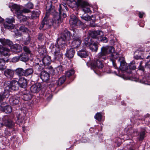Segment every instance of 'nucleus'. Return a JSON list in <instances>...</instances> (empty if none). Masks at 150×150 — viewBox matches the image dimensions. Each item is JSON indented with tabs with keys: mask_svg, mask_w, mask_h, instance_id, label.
<instances>
[{
	"mask_svg": "<svg viewBox=\"0 0 150 150\" xmlns=\"http://www.w3.org/2000/svg\"><path fill=\"white\" fill-rule=\"evenodd\" d=\"M70 25L73 26H78L83 24V23L78 20L75 16L72 15L70 16L69 20Z\"/></svg>",
	"mask_w": 150,
	"mask_h": 150,
	"instance_id": "obj_11",
	"label": "nucleus"
},
{
	"mask_svg": "<svg viewBox=\"0 0 150 150\" xmlns=\"http://www.w3.org/2000/svg\"><path fill=\"white\" fill-rule=\"evenodd\" d=\"M142 61H141L140 63V65L139 66V70H142V71H144V69L143 67H142L141 66L142 64Z\"/></svg>",
	"mask_w": 150,
	"mask_h": 150,
	"instance_id": "obj_58",
	"label": "nucleus"
},
{
	"mask_svg": "<svg viewBox=\"0 0 150 150\" xmlns=\"http://www.w3.org/2000/svg\"><path fill=\"white\" fill-rule=\"evenodd\" d=\"M21 11L22 14L23 13H28L30 12V11L29 9L26 8L23 9L22 10H21Z\"/></svg>",
	"mask_w": 150,
	"mask_h": 150,
	"instance_id": "obj_55",
	"label": "nucleus"
},
{
	"mask_svg": "<svg viewBox=\"0 0 150 150\" xmlns=\"http://www.w3.org/2000/svg\"><path fill=\"white\" fill-rule=\"evenodd\" d=\"M102 48L105 51L106 54L111 53L114 51V48L112 46L103 47Z\"/></svg>",
	"mask_w": 150,
	"mask_h": 150,
	"instance_id": "obj_34",
	"label": "nucleus"
},
{
	"mask_svg": "<svg viewBox=\"0 0 150 150\" xmlns=\"http://www.w3.org/2000/svg\"><path fill=\"white\" fill-rule=\"evenodd\" d=\"M75 51L73 48L68 50L65 54L66 57L69 58H72L74 55Z\"/></svg>",
	"mask_w": 150,
	"mask_h": 150,
	"instance_id": "obj_24",
	"label": "nucleus"
},
{
	"mask_svg": "<svg viewBox=\"0 0 150 150\" xmlns=\"http://www.w3.org/2000/svg\"><path fill=\"white\" fill-rule=\"evenodd\" d=\"M10 50L9 49L4 47L2 45H0V53L2 55L5 56L8 55Z\"/></svg>",
	"mask_w": 150,
	"mask_h": 150,
	"instance_id": "obj_21",
	"label": "nucleus"
},
{
	"mask_svg": "<svg viewBox=\"0 0 150 150\" xmlns=\"http://www.w3.org/2000/svg\"><path fill=\"white\" fill-rule=\"evenodd\" d=\"M4 84L7 85L10 91L11 90L16 91L18 88L19 84L18 81L15 80H13L11 82L6 81Z\"/></svg>",
	"mask_w": 150,
	"mask_h": 150,
	"instance_id": "obj_10",
	"label": "nucleus"
},
{
	"mask_svg": "<svg viewBox=\"0 0 150 150\" xmlns=\"http://www.w3.org/2000/svg\"><path fill=\"white\" fill-rule=\"evenodd\" d=\"M42 86L40 83H36L32 85L30 87V90L32 92L36 93L39 92L41 89Z\"/></svg>",
	"mask_w": 150,
	"mask_h": 150,
	"instance_id": "obj_13",
	"label": "nucleus"
},
{
	"mask_svg": "<svg viewBox=\"0 0 150 150\" xmlns=\"http://www.w3.org/2000/svg\"><path fill=\"white\" fill-rule=\"evenodd\" d=\"M17 17L20 21L23 22H25L30 18V17H27L23 15L21 13L18 15Z\"/></svg>",
	"mask_w": 150,
	"mask_h": 150,
	"instance_id": "obj_33",
	"label": "nucleus"
},
{
	"mask_svg": "<svg viewBox=\"0 0 150 150\" xmlns=\"http://www.w3.org/2000/svg\"><path fill=\"white\" fill-rule=\"evenodd\" d=\"M19 30L23 33H31V31L28 28L26 27L24 25L21 26L19 28Z\"/></svg>",
	"mask_w": 150,
	"mask_h": 150,
	"instance_id": "obj_37",
	"label": "nucleus"
},
{
	"mask_svg": "<svg viewBox=\"0 0 150 150\" xmlns=\"http://www.w3.org/2000/svg\"><path fill=\"white\" fill-rule=\"evenodd\" d=\"M3 122L5 126L9 128H12L14 127V123L7 117H5L4 119Z\"/></svg>",
	"mask_w": 150,
	"mask_h": 150,
	"instance_id": "obj_14",
	"label": "nucleus"
},
{
	"mask_svg": "<svg viewBox=\"0 0 150 150\" xmlns=\"http://www.w3.org/2000/svg\"><path fill=\"white\" fill-rule=\"evenodd\" d=\"M0 42L4 45H8L11 46L13 44L12 42L8 40L0 38Z\"/></svg>",
	"mask_w": 150,
	"mask_h": 150,
	"instance_id": "obj_28",
	"label": "nucleus"
},
{
	"mask_svg": "<svg viewBox=\"0 0 150 150\" xmlns=\"http://www.w3.org/2000/svg\"><path fill=\"white\" fill-rule=\"evenodd\" d=\"M144 15V13H142L141 12H139V17L140 18H143Z\"/></svg>",
	"mask_w": 150,
	"mask_h": 150,
	"instance_id": "obj_60",
	"label": "nucleus"
},
{
	"mask_svg": "<svg viewBox=\"0 0 150 150\" xmlns=\"http://www.w3.org/2000/svg\"><path fill=\"white\" fill-rule=\"evenodd\" d=\"M45 38V36L42 33H40L38 34V39L40 41H42Z\"/></svg>",
	"mask_w": 150,
	"mask_h": 150,
	"instance_id": "obj_48",
	"label": "nucleus"
},
{
	"mask_svg": "<svg viewBox=\"0 0 150 150\" xmlns=\"http://www.w3.org/2000/svg\"><path fill=\"white\" fill-rule=\"evenodd\" d=\"M6 61L3 58L0 59V70L5 69L6 67L5 63Z\"/></svg>",
	"mask_w": 150,
	"mask_h": 150,
	"instance_id": "obj_35",
	"label": "nucleus"
},
{
	"mask_svg": "<svg viewBox=\"0 0 150 150\" xmlns=\"http://www.w3.org/2000/svg\"><path fill=\"white\" fill-rule=\"evenodd\" d=\"M14 23L15 19L14 18H6L4 24V28L8 29H13L15 27V25L13 24V23Z\"/></svg>",
	"mask_w": 150,
	"mask_h": 150,
	"instance_id": "obj_8",
	"label": "nucleus"
},
{
	"mask_svg": "<svg viewBox=\"0 0 150 150\" xmlns=\"http://www.w3.org/2000/svg\"><path fill=\"white\" fill-rule=\"evenodd\" d=\"M52 98V96L51 95H50L47 98V99L49 101L50 99H51V98Z\"/></svg>",
	"mask_w": 150,
	"mask_h": 150,
	"instance_id": "obj_64",
	"label": "nucleus"
},
{
	"mask_svg": "<svg viewBox=\"0 0 150 150\" xmlns=\"http://www.w3.org/2000/svg\"><path fill=\"white\" fill-rule=\"evenodd\" d=\"M40 78L43 81L47 82L49 79V74L45 71L43 70L41 72Z\"/></svg>",
	"mask_w": 150,
	"mask_h": 150,
	"instance_id": "obj_17",
	"label": "nucleus"
},
{
	"mask_svg": "<svg viewBox=\"0 0 150 150\" xmlns=\"http://www.w3.org/2000/svg\"><path fill=\"white\" fill-rule=\"evenodd\" d=\"M22 98L25 100H28L32 98V96L30 92L28 91H26V92L24 93L22 96Z\"/></svg>",
	"mask_w": 150,
	"mask_h": 150,
	"instance_id": "obj_25",
	"label": "nucleus"
},
{
	"mask_svg": "<svg viewBox=\"0 0 150 150\" xmlns=\"http://www.w3.org/2000/svg\"><path fill=\"white\" fill-rule=\"evenodd\" d=\"M61 21L59 15H57L53 18L51 20L49 16L46 15L42 22L39 29L41 30L43 28L44 30L50 28L51 26L54 27L58 26L59 24L61 23Z\"/></svg>",
	"mask_w": 150,
	"mask_h": 150,
	"instance_id": "obj_1",
	"label": "nucleus"
},
{
	"mask_svg": "<svg viewBox=\"0 0 150 150\" xmlns=\"http://www.w3.org/2000/svg\"><path fill=\"white\" fill-rule=\"evenodd\" d=\"M129 68L131 69L134 70L136 69V67L134 63L130 64L129 66Z\"/></svg>",
	"mask_w": 150,
	"mask_h": 150,
	"instance_id": "obj_54",
	"label": "nucleus"
},
{
	"mask_svg": "<svg viewBox=\"0 0 150 150\" xmlns=\"http://www.w3.org/2000/svg\"><path fill=\"white\" fill-rule=\"evenodd\" d=\"M20 98L16 96H11L9 99V102L10 104L12 106L16 105L19 104Z\"/></svg>",
	"mask_w": 150,
	"mask_h": 150,
	"instance_id": "obj_12",
	"label": "nucleus"
},
{
	"mask_svg": "<svg viewBox=\"0 0 150 150\" xmlns=\"http://www.w3.org/2000/svg\"><path fill=\"white\" fill-rule=\"evenodd\" d=\"M4 74L7 78L12 79L14 76V71L12 69H7L4 71Z\"/></svg>",
	"mask_w": 150,
	"mask_h": 150,
	"instance_id": "obj_18",
	"label": "nucleus"
},
{
	"mask_svg": "<svg viewBox=\"0 0 150 150\" xmlns=\"http://www.w3.org/2000/svg\"><path fill=\"white\" fill-rule=\"evenodd\" d=\"M71 39V33L69 31L65 32L62 34L60 37L59 38L57 42L58 46L63 48L66 46V43L67 41Z\"/></svg>",
	"mask_w": 150,
	"mask_h": 150,
	"instance_id": "obj_2",
	"label": "nucleus"
},
{
	"mask_svg": "<svg viewBox=\"0 0 150 150\" xmlns=\"http://www.w3.org/2000/svg\"><path fill=\"white\" fill-rule=\"evenodd\" d=\"M56 69L59 73H61L63 70L62 66L60 65L57 67Z\"/></svg>",
	"mask_w": 150,
	"mask_h": 150,
	"instance_id": "obj_50",
	"label": "nucleus"
},
{
	"mask_svg": "<svg viewBox=\"0 0 150 150\" xmlns=\"http://www.w3.org/2000/svg\"><path fill=\"white\" fill-rule=\"evenodd\" d=\"M52 6L51 4L49 5V6L48 5L46 6V9L47 11H48L49 12L51 11L52 9H53Z\"/></svg>",
	"mask_w": 150,
	"mask_h": 150,
	"instance_id": "obj_56",
	"label": "nucleus"
},
{
	"mask_svg": "<svg viewBox=\"0 0 150 150\" xmlns=\"http://www.w3.org/2000/svg\"><path fill=\"white\" fill-rule=\"evenodd\" d=\"M103 61L96 59L91 64V67L97 74L99 75L101 74L100 71L104 67L102 62Z\"/></svg>",
	"mask_w": 150,
	"mask_h": 150,
	"instance_id": "obj_3",
	"label": "nucleus"
},
{
	"mask_svg": "<svg viewBox=\"0 0 150 150\" xmlns=\"http://www.w3.org/2000/svg\"><path fill=\"white\" fill-rule=\"evenodd\" d=\"M59 16L60 18V17L62 16L63 18H65L67 16V15L64 13V10L63 9H62V7L61 4H60L59 5Z\"/></svg>",
	"mask_w": 150,
	"mask_h": 150,
	"instance_id": "obj_38",
	"label": "nucleus"
},
{
	"mask_svg": "<svg viewBox=\"0 0 150 150\" xmlns=\"http://www.w3.org/2000/svg\"><path fill=\"white\" fill-rule=\"evenodd\" d=\"M38 51L40 54L43 55L46 54V50L45 47L44 46H39L38 48Z\"/></svg>",
	"mask_w": 150,
	"mask_h": 150,
	"instance_id": "obj_32",
	"label": "nucleus"
},
{
	"mask_svg": "<svg viewBox=\"0 0 150 150\" xmlns=\"http://www.w3.org/2000/svg\"><path fill=\"white\" fill-rule=\"evenodd\" d=\"M4 90L0 93V103H1L6 98H8L10 95V88L6 84H4Z\"/></svg>",
	"mask_w": 150,
	"mask_h": 150,
	"instance_id": "obj_7",
	"label": "nucleus"
},
{
	"mask_svg": "<svg viewBox=\"0 0 150 150\" xmlns=\"http://www.w3.org/2000/svg\"><path fill=\"white\" fill-rule=\"evenodd\" d=\"M78 55L81 57H86L88 55V52L85 50H81L78 51Z\"/></svg>",
	"mask_w": 150,
	"mask_h": 150,
	"instance_id": "obj_26",
	"label": "nucleus"
},
{
	"mask_svg": "<svg viewBox=\"0 0 150 150\" xmlns=\"http://www.w3.org/2000/svg\"><path fill=\"white\" fill-rule=\"evenodd\" d=\"M107 54L103 50L102 47L101 49V51L98 54L96 59L104 61L106 59V55Z\"/></svg>",
	"mask_w": 150,
	"mask_h": 150,
	"instance_id": "obj_16",
	"label": "nucleus"
},
{
	"mask_svg": "<svg viewBox=\"0 0 150 150\" xmlns=\"http://www.w3.org/2000/svg\"><path fill=\"white\" fill-rule=\"evenodd\" d=\"M77 30L75 29H73L72 38L74 40L71 44V46L72 48H77L79 47L81 43V40L80 37L76 33V32Z\"/></svg>",
	"mask_w": 150,
	"mask_h": 150,
	"instance_id": "obj_4",
	"label": "nucleus"
},
{
	"mask_svg": "<svg viewBox=\"0 0 150 150\" xmlns=\"http://www.w3.org/2000/svg\"><path fill=\"white\" fill-rule=\"evenodd\" d=\"M111 56L113 59H116L119 57V54L117 52H114L111 54Z\"/></svg>",
	"mask_w": 150,
	"mask_h": 150,
	"instance_id": "obj_49",
	"label": "nucleus"
},
{
	"mask_svg": "<svg viewBox=\"0 0 150 150\" xmlns=\"http://www.w3.org/2000/svg\"><path fill=\"white\" fill-rule=\"evenodd\" d=\"M19 59L21 61L26 62L29 59L28 54L27 53H23L19 56Z\"/></svg>",
	"mask_w": 150,
	"mask_h": 150,
	"instance_id": "obj_23",
	"label": "nucleus"
},
{
	"mask_svg": "<svg viewBox=\"0 0 150 150\" xmlns=\"http://www.w3.org/2000/svg\"><path fill=\"white\" fill-rule=\"evenodd\" d=\"M66 79V76H63L60 77L58 80L56 81L54 83V86L56 87H58L61 86L65 81Z\"/></svg>",
	"mask_w": 150,
	"mask_h": 150,
	"instance_id": "obj_19",
	"label": "nucleus"
},
{
	"mask_svg": "<svg viewBox=\"0 0 150 150\" xmlns=\"http://www.w3.org/2000/svg\"><path fill=\"white\" fill-rule=\"evenodd\" d=\"M12 8L15 10V13L17 16L21 13L22 11L20 6L16 4H14L12 6Z\"/></svg>",
	"mask_w": 150,
	"mask_h": 150,
	"instance_id": "obj_31",
	"label": "nucleus"
},
{
	"mask_svg": "<svg viewBox=\"0 0 150 150\" xmlns=\"http://www.w3.org/2000/svg\"><path fill=\"white\" fill-rule=\"evenodd\" d=\"M47 69L50 74L54 75L55 74V70L51 66L48 67L46 68Z\"/></svg>",
	"mask_w": 150,
	"mask_h": 150,
	"instance_id": "obj_41",
	"label": "nucleus"
},
{
	"mask_svg": "<svg viewBox=\"0 0 150 150\" xmlns=\"http://www.w3.org/2000/svg\"><path fill=\"white\" fill-rule=\"evenodd\" d=\"M134 58L135 59H142V58L140 56H139L137 55H135L134 56Z\"/></svg>",
	"mask_w": 150,
	"mask_h": 150,
	"instance_id": "obj_63",
	"label": "nucleus"
},
{
	"mask_svg": "<svg viewBox=\"0 0 150 150\" xmlns=\"http://www.w3.org/2000/svg\"><path fill=\"white\" fill-rule=\"evenodd\" d=\"M145 133L144 131L141 132L140 133L139 141L142 140L144 137Z\"/></svg>",
	"mask_w": 150,
	"mask_h": 150,
	"instance_id": "obj_47",
	"label": "nucleus"
},
{
	"mask_svg": "<svg viewBox=\"0 0 150 150\" xmlns=\"http://www.w3.org/2000/svg\"><path fill=\"white\" fill-rule=\"evenodd\" d=\"M98 46L97 43L92 42L89 45V48L92 51L96 52L98 49Z\"/></svg>",
	"mask_w": 150,
	"mask_h": 150,
	"instance_id": "obj_30",
	"label": "nucleus"
},
{
	"mask_svg": "<svg viewBox=\"0 0 150 150\" xmlns=\"http://www.w3.org/2000/svg\"><path fill=\"white\" fill-rule=\"evenodd\" d=\"M64 1L66 2V3L69 6L74 1V0H64Z\"/></svg>",
	"mask_w": 150,
	"mask_h": 150,
	"instance_id": "obj_57",
	"label": "nucleus"
},
{
	"mask_svg": "<svg viewBox=\"0 0 150 150\" xmlns=\"http://www.w3.org/2000/svg\"><path fill=\"white\" fill-rule=\"evenodd\" d=\"M24 76H27L31 75L33 72V69L32 68H28L24 70Z\"/></svg>",
	"mask_w": 150,
	"mask_h": 150,
	"instance_id": "obj_36",
	"label": "nucleus"
},
{
	"mask_svg": "<svg viewBox=\"0 0 150 150\" xmlns=\"http://www.w3.org/2000/svg\"><path fill=\"white\" fill-rule=\"evenodd\" d=\"M17 119L19 120V122L21 123H25V117L24 116H22L21 114H19L18 116Z\"/></svg>",
	"mask_w": 150,
	"mask_h": 150,
	"instance_id": "obj_40",
	"label": "nucleus"
},
{
	"mask_svg": "<svg viewBox=\"0 0 150 150\" xmlns=\"http://www.w3.org/2000/svg\"><path fill=\"white\" fill-rule=\"evenodd\" d=\"M42 61L45 66H48L51 63L50 58L48 56L44 57L42 59Z\"/></svg>",
	"mask_w": 150,
	"mask_h": 150,
	"instance_id": "obj_27",
	"label": "nucleus"
},
{
	"mask_svg": "<svg viewBox=\"0 0 150 150\" xmlns=\"http://www.w3.org/2000/svg\"><path fill=\"white\" fill-rule=\"evenodd\" d=\"M101 41L103 42H107L108 39L105 37H102V36L101 35L100 39Z\"/></svg>",
	"mask_w": 150,
	"mask_h": 150,
	"instance_id": "obj_53",
	"label": "nucleus"
},
{
	"mask_svg": "<svg viewBox=\"0 0 150 150\" xmlns=\"http://www.w3.org/2000/svg\"><path fill=\"white\" fill-rule=\"evenodd\" d=\"M13 61H15V62H17L19 59V56H18V57H14L13 58Z\"/></svg>",
	"mask_w": 150,
	"mask_h": 150,
	"instance_id": "obj_61",
	"label": "nucleus"
},
{
	"mask_svg": "<svg viewBox=\"0 0 150 150\" xmlns=\"http://www.w3.org/2000/svg\"><path fill=\"white\" fill-rule=\"evenodd\" d=\"M81 18L82 19L84 20L87 21L91 20V17L88 14H86V15H83L81 17Z\"/></svg>",
	"mask_w": 150,
	"mask_h": 150,
	"instance_id": "obj_42",
	"label": "nucleus"
},
{
	"mask_svg": "<svg viewBox=\"0 0 150 150\" xmlns=\"http://www.w3.org/2000/svg\"><path fill=\"white\" fill-rule=\"evenodd\" d=\"M30 37L29 35L28 36V37L24 41V44L25 45H28L30 43Z\"/></svg>",
	"mask_w": 150,
	"mask_h": 150,
	"instance_id": "obj_52",
	"label": "nucleus"
},
{
	"mask_svg": "<svg viewBox=\"0 0 150 150\" xmlns=\"http://www.w3.org/2000/svg\"><path fill=\"white\" fill-rule=\"evenodd\" d=\"M18 82L19 86L22 88H25L27 84V79L24 77L20 78Z\"/></svg>",
	"mask_w": 150,
	"mask_h": 150,
	"instance_id": "obj_20",
	"label": "nucleus"
},
{
	"mask_svg": "<svg viewBox=\"0 0 150 150\" xmlns=\"http://www.w3.org/2000/svg\"><path fill=\"white\" fill-rule=\"evenodd\" d=\"M33 6V4L31 3H28L25 5V7L29 9H32Z\"/></svg>",
	"mask_w": 150,
	"mask_h": 150,
	"instance_id": "obj_51",
	"label": "nucleus"
},
{
	"mask_svg": "<svg viewBox=\"0 0 150 150\" xmlns=\"http://www.w3.org/2000/svg\"><path fill=\"white\" fill-rule=\"evenodd\" d=\"M39 11H33L32 15V17L33 19L36 18L37 17H39Z\"/></svg>",
	"mask_w": 150,
	"mask_h": 150,
	"instance_id": "obj_43",
	"label": "nucleus"
},
{
	"mask_svg": "<svg viewBox=\"0 0 150 150\" xmlns=\"http://www.w3.org/2000/svg\"><path fill=\"white\" fill-rule=\"evenodd\" d=\"M103 35V32L101 31H90L89 33V36L93 38H96L97 37L98 38V35H100L102 36Z\"/></svg>",
	"mask_w": 150,
	"mask_h": 150,
	"instance_id": "obj_15",
	"label": "nucleus"
},
{
	"mask_svg": "<svg viewBox=\"0 0 150 150\" xmlns=\"http://www.w3.org/2000/svg\"><path fill=\"white\" fill-rule=\"evenodd\" d=\"M119 61L120 62V66L122 68H124V67L125 66L126 64V63L125 62L124 57H119Z\"/></svg>",
	"mask_w": 150,
	"mask_h": 150,
	"instance_id": "obj_39",
	"label": "nucleus"
},
{
	"mask_svg": "<svg viewBox=\"0 0 150 150\" xmlns=\"http://www.w3.org/2000/svg\"><path fill=\"white\" fill-rule=\"evenodd\" d=\"M146 66L148 68L150 69V61H149V62H147V63L146 64Z\"/></svg>",
	"mask_w": 150,
	"mask_h": 150,
	"instance_id": "obj_62",
	"label": "nucleus"
},
{
	"mask_svg": "<svg viewBox=\"0 0 150 150\" xmlns=\"http://www.w3.org/2000/svg\"><path fill=\"white\" fill-rule=\"evenodd\" d=\"M75 71L74 70H71L66 72V75L67 76L69 77L73 75Z\"/></svg>",
	"mask_w": 150,
	"mask_h": 150,
	"instance_id": "obj_44",
	"label": "nucleus"
},
{
	"mask_svg": "<svg viewBox=\"0 0 150 150\" xmlns=\"http://www.w3.org/2000/svg\"><path fill=\"white\" fill-rule=\"evenodd\" d=\"M10 47L13 51L16 52H20L22 50V47L21 46L18 44L14 45L12 44Z\"/></svg>",
	"mask_w": 150,
	"mask_h": 150,
	"instance_id": "obj_22",
	"label": "nucleus"
},
{
	"mask_svg": "<svg viewBox=\"0 0 150 150\" xmlns=\"http://www.w3.org/2000/svg\"><path fill=\"white\" fill-rule=\"evenodd\" d=\"M96 119L98 121H101L102 118V115L100 113L98 112L95 116Z\"/></svg>",
	"mask_w": 150,
	"mask_h": 150,
	"instance_id": "obj_45",
	"label": "nucleus"
},
{
	"mask_svg": "<svg viewBox=\"0 0 150 150\" xmlns=\"http://www.w3.org/2000/svg\"><path fill=\"white\" fill-rule=\"evenodd\" d=\"M23 49L24 51L26 52V53H27L28 54L31 53V51L28 47L24 46L23 47Z\"/></svg>",
	"mask_w": 150,
	"mask_h": 150,
	"instance_id": "obj_46",
	"label": "nucleus"
},
{
	"mask_svg": "<svg viewBox=\"0 0 150 150\" xmlns=\"http://www.w3.org/2000/svg\"><path fill=\"white\" fill-rule=\"evenodd\" d=\"M77 6L83 8V10L86 13H88L91 11L90 6L89 4L84 0H77L76 2Z\"/></svg>",
	"mask_w": 150,
	"mask_h": 150,
	"instance_id": "obj_6",
	"label": "nucleus"
},
{
	"mask_svg": "<svg viewBox=\"0 0 150 150\" xmlns=\"http://www.w3.org/2000/svg\"><path fill=\"white\" fill-rule=\"evenodd\" d=\"M0 110L3 112L6 113H9L12 111L11 106L5 102L1 103L0 105Z\"/></svg>",
	"mask_w": 150,
	"mask_h": 150,
	"instance_id": "obj_9",
	"label": "nucleus"
},
{
	"mask_svg": "<svg viewBox=\"0 0 150 150\" xmlns=\"http://www.w3.org/2000/svg\"><path fill=\"white\" fill-rule=\"evenodd\" d=\"M112 63L113 66H114V68L115 69H117V67L116 65V63L115 62L114 60H112Z\"/></svg>",
	"mask_w": 150,
	"mask_h": 150,
	"instance_id": "obj_59",
	"label": "nucleus"
},
{
	"mask_svg": "<svg viewBox=\"0 0 150 150\" xmlns=\"http://www.w3.org/2000/svg\"><path fill=\"white\" fill-rule=\"evenodd\" d=\"M51 47L52 52L54 53L55 59L57 60H59L62 59L63 50L60 49V47L53 45H51Z\"/></svg>",
	"mask_w": 150,
	"mask_h": 150,
	"instance_id": "obj_5",
	"label": "nucleus"
},
{
	"mask_svg": "<svg viewBox=\"0 0 150 150\" xmlns=\"http://www.w3.org/2000/svg\"><path fill=\"white\" fill-rule=\"evenodd\" d=\"M24 70L21 68H18L15 70L16 74L19 76H24Z\"/></svg>",
	"mask_w": 150,
	"mask_h": 150,
	"instance_id": "obj_29",
	"label": "nucleus"
}]
</instances>
